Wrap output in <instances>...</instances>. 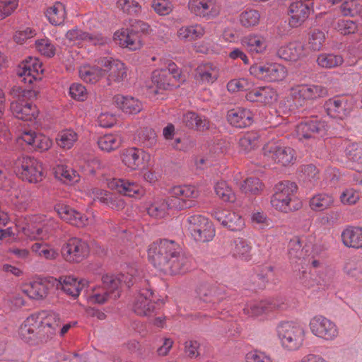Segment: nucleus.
Segmentation results:
<instances>
[{
  "mask_svg": "<svg viewBox=\"0 0 362 362\" xmlns=\"http://www.w3.org/2000/svg\"><path fill=\"white\" fill-rule=\"evenodd\" d=\"M187 228L192 238L197 242H208L215 235V230L208 218L202 215H192L186 221Z\"/></svg>",
  "mask_w": 362,
  "mask_h": 362,
  "instance_id": "obj_7",
  "label": "nucleus"
},
{
  "mask_svg": "<svg viewBox=\"0 0 362 362\" xmlns=\"http://www.w3.org/2000/svg\"><path fill=\"white\" fill-rule=\"evenodd\" d=\"M42 63L36 57H29L19 66L18 75L24 83L31 84L34 81L40 79L43 72Z\"/></svg>",
  "mask_w": 362,
  "mask_h": 362,
  "instance_id": "obj_19",
  "label": "nucleus"
},
{
  "mask_svg": "<svg viewBox=\"0 0 362 362\" xmlns=\"http://www.w3.org/2000/svg\"><path fill=\"white\" fill-rule=\"evenodd\" d=\"M361 0L346 1L340 6V12L344 16H358L361 18Z\"/></svg>",
  "mask_w": 362,
  "mask_h": 362,
  "instance_id": "obj_50",
  "label": "nucleus"
},
{
  "mask_svg": "<svg viewBox=\"0 0 362 362\" xmlns=\"http://www.w3.org/2000/svg\"><path fill=\"white\" fill-rule=\"evenodd\" d=\"M228 122L235 128H246L252 125L254 122L253 113L247 108L235 107L227 112Z\"/></svg>",
  "mask_w": 362,
  "mask_h": 362,
  "instance_id": "obj_23",
  "label": "nucleus"
},
{
  "mask_svg": "<svg viewBox=\"0 0 362 362\" xmlns=\"http://www.w3.org/2000/svg\"><path fill=\"white\" fill-rule=\"evenodd\" d=\"M109 296L110 292L107 291L105 286H98L88 291L87 298L91 303L102 304L107 300Z\"/></svg>",
  "mask_w": 362,
  "mask_h": 362,
  "instance_id": "obj_52",
  "label": "nucleus"
},
{
  "mask_svg": "<svg viewBox=\"0 0 362 362\" xmlns=\"http://www.w3.org/2000/svg\"><path fill=\"white\" fill-rule=\"evenodd\" d=\"M344 59L341 55L333 53H321L317 57V63L322 68H335L343 64Z\"/></svg>",
  "mask_w": 362,
  "mask_h": 362,
  "instance_id": "obj_47",
  "label": "nucleus"
},
{
  "mask_svg": "<svg viewBox=\"0 0 362 362\" xmlns=\"http://www.w3.org/2000/svg\"><path fill=\"white\" fill-rule=\"evenodd\" d=\"M325 40L324 32L320 31V30H313L310 34L309 47L313 50H320L322 47Z\"/></svg>",
  "mask_w": 362,
  "mask_h": 362,
  "instance_id": "obj_60",
  "label": "nucleus"
},
{
  "mask_svg": "<svg viewBox=\"0 0 362 362\" xmlns=\"http://www.w3.org/2000/svg\"><path fill=\"white\" fill-rule=\"evenodd\" d=\"M278 334L282 346L291 350L293 346L294 325L293 322H284L278 327Z\"/></svg>",
  "mask_w": 362,
  "mask_h": 362,
  "instance_id": "obj_39",
  "label": "nucleus"
},
{
  "mask_svg": "<svg viewBox=\"0 0 362 362\" xmlns=\"http://www.w3.org/2000/svg\"><path fill=\"white\" fill-rule=\"evenodd\" d=\"M113 40L121 47L132 51L141 49L143 45L138 32L133 29L122 28L116 31Z\"/></svg>",
  "mask_w": 362,
  "mask_h": 362,
  "instance_id": "obj_21",
  "label": "nucleus"
},
{
  "mask_svg": "<svg viewBox=\"0 0 362 362\" xmlns=\"http://www.w3.org/2000/svg\"><path fill=\"white\" fill-rule=\"evenodd\" d=\"M107 185L121 194L135 199H141L146 194L145 189L141 185L127 179L112 178L108 180Z\"/></svg>",
  "mask_w": 362,
  "mask_h": 362,
  "instance_id": "obj_17",
  "label": "nucleus"
},
{
  "mask_svg": "<svg viewBox=\"0 0 362 362\" xmlns=\"http://www.w3.org/2000/svg\"><path fill=\"white\" fill-rule=\"evenodd\" d=\"M238 146L240 151L249 153L259 146V135L256 132H247L239 139Z\"/></svg>",
  "mask_w": 362,
  "mask_h": 362,
  "instance_id": "obj_35",
  "label": "nucleus"
},
{
  "mask_svg": "<svg viewBox=\"0 0 362 362\" xmlns=\"http://www.w3.org/2000/svg\"><path fill=\"white\" fill-rule=\"evenodd\" d=\"M30 250L37 257L45 260L54 261L59 256L58 250L46 243H35Z\"/></svg>",
  "mask_w": 362,
  "mask_h": 362,
  "instance_id": "obj_34",
  "label": "nucleus"
},
{
  "mask_svg": "<svg viewBox=\"0 0 362 362\" xmlns=\"http://www.w3.org/2000/svg\"><path fill=\"white\" fill-rule=\"evenodd\" d=\"M185 80V76L181 73L177 65L170 62L168 65V71L158 69L152 73L151 81L147 84V88L153 90H172L179 88L180 83Z\"/></svg>",
  "mask_w": 362,
  "mask_h": 362,
  "instance_id": "obj_3",
  "label": "nucleus"
},
{
  "mask_svg": "<svg viewBox=\"0 0 362 362\" xmlns=\"http://www.w3.org/2000/svg\"><path fill=\"white\" fill-rule=\"evenodd\" d=\"M113 102L125 114L136 115L143 109L141 102L129 94L118 93L114 96Z\"/></svg>",
  "mask_w": 362,
  "mask_h": 362,
  "instance_id": "obj_25",
  "label": "nucleus"
},
{
  "mask_svg": "<svg viewBox=\"0 0 362 362\" xmlns=\"http://www.w3.org/2000/svg\"><path fill=\"white\" fill-rule=\"evenodd\" d=\"M120 159L129 171H135L144 164V151L136 147L126 148L121 151Z\"/></svg>",
  "mask_w": 362,
  "mask_h": 362,
  "instance_id": "obj_27",
  "label": "nucleus"
},
{
  "mask_svg": "<svg viewBox=\"0 0 362 362\" xmlns=\"http://www.w3.org/2000/svg\"><path fill=\"white\" fill-rule=\"evenodd\" d=\"M102 281L104 286L110 293L118 290L123 284L120 274L118 276L105 275L103 276Z\"/></svg>",
  "mask_w": 362,
  "mask_h": 362,
  "instance_id": "obj_61",
  "label": "nucleus"
},
{
  "mask_svg": "<svg viewBox=\"0 0 362 362\" xmlns=\"http://www.w3.org/2000/svg\"><path fill=\"white\" fill-rule=\"evenodd\" d=\"M294 196L293 182H280L275 187V192L271 197L270 203L276 211L288 214L292 211L291 202Z\"/></svg>",
  "mask_w": 362,
  "mask_h": 362,
  "instance_id": "obj_8",
  "label": "nucleus"
},
{
  "mask_svg": "<svg viewBox=\"0 0 362 362\" xmlns=\"http://www.w3.org/2000/svg\"><path fill=\"white\" fill-rule=\"evenodd\" d=\"M264 155L268 161L286 165L293 159V149L279 143L269 142L264 146Z\"/></svg>",
  "mask_w": 362,
  "mask_h": 362,
  "instance_id": "obj_18",
  "label": "nucleus"
},
{
  "mask_svg": "<svg viewBox=\"0 0 362 362\" xmlns=\"http://www.w3.org/2000/svg\"><path fill=\"white\" fill-rule=\"evenodd\" d=\"M46 16L49 23L52 25H61L64 22L66 16L64 6L60 2L54 4L47 10Z\"/></svg>",
  "mask_w": 362,
  "mask_h": 362,
  "instance_id": "obj_45",
  "label": "nucleus"
},
{
  "mask_svg": "<svg viewBox=\"0 0 362 362\" xmlns=\"http://www.w3.org/2000/svg\"><path fill=\"white\" fill-rule=\"evenodd\" d=\"M240 43L252 56L264 53L268 46L267 38L257 33H250L243 37Z\"/></svg>",
  "mask_w": 362,
  "mask_h": 362,
  "instance_id": "obj_26",
  "label": "nucleus"
},
{
  "mask_svg": "<svg viewBox=\"0 0 362 362\" xmlns=\"http://www.w3.org/2000/svg\"><path fill=\"white\" fill-rule=\"evenodd\" d=\"M219 74L218 66L211 63L201 64L197 69V77L204 83H214Z\"/></svg>",
  "mask_w": 362,
  "mask_h": 362,
  "instance_id": "obj_32",
  "label": "nucleus"
},
{
  "mask_svg": "<svg viewBox=\"0 0 362 362\" xmlns=\"http://www.w3.org/2000/svg\"><path fill=\"white\" fill-rule=\"evenodd\" d=\"M298 136L303 138L315 137L317 134L323 136L326 131L325 122L317 118H305L298 122L296 127Z\"/></svg>",
  "mask_w": 362,
  "mask_h": 362,
  "instance_id": "obj_22",
  "label": "nucleus"
},
{
  "mask_svg": "<svg viewBox=\"0 0 362 362\" xmlns=\"http://www.w3.org/2000/svg\"><path fill=\"white\" fill-rule=\"evenodd\" d=\"M54 173L57 179L67 185H73L80 180L76 171L64 164L57 165L54 168Z\"/></svg>",
  "mask_w": 362,
  "mask_h": 362,
  "instance_id": "obj_38",
  "label": "nucleus"
},
{
  "mask_svg": "<svg viewBox=\"0 0 362 362\" xmlns=\"http://www.w3.org/2000/svg\"><path fill=\"white\" fill-rule=\"evenodd\" d=\"M182 121L187 127L199 131H204L209 127V122L204 117L194 112L185 113L183 115Z\"/></svg>",
  "mask_w": 362,
  "mask_h": 362,
  "instance_id": "obj_40",
  "label": "nucleus"
},
{
  "mask_svg": "<svg viewBox=\"0 0 362 362\" xmlns=\"http://www.w3.org/2000/svg\"><path fill=\"white\" fill-rule=\"evenodd\" d=\"M245 98L250 102H257L264 105L270 104L276 100V97L272 95V92H264V94H262V92H247Z\"/></svg>",
  "mask_w": 362,
  "mask_h": 362,
  "instance_id": "obj_55",
  "label": "nucleus"
},
{
  "mask_svg": "<svg viewBox=\"0 0 362 362\" xmlns=\"http://www.w3.org/2000/svg\"><path fill=\"white\" fill-rule=\"evenodd\" d=\"M156 132L150 127H144L139 133V141L147 148L152 147L156 144Z\"/></svg>",
  "mask_w": 362,
  "mask_h": 362,
  "instance_id": "obj_54",
  "label": "nucleus"
},
{
  "mask_svg": "<svg viewBox=\"0 0 362 362\" xmlns=\"http://www.w3.org/2000/svg\"><path fill=\"white\" fill-rule=\"evenodd\" d=\"M170 202L169 197L154 201L147 209L148 215L158 219L165 218L168 214L169 210L175 209Z\"/></svg>",
  "mask_w": 362,
  "mask_h": 362,
  "instance_id": "obj_37",
  "label": "nucleus"
},
{
  "mask_svg": "<svg viewBox=\"0 0 362 362\" xmlns=\"http://www.w3.org/2000/svg\"><path fill=\"white\" fill-rule=\"evenodd\" d=\"M334 202L332 196L326 193H319L312 197L310 206L313 211H322L331 207Z\"/></svg>",
  "mask_w": 362,
  "mask_h": 362,
  "instance_id": "obj_44",
  "label": "nucleus"
},
{
  "mask_svg": "<svg viewBox=\"0 0 362 362\" xmlns=\"http://www.w3.org/2000/svg\"><path fill=\"white\" fill-rule=\"evenodd\" d=\"M120 276L123 284L126 285L127 287H130L136 282L143 284L145 286L148 284L146 280L143 282V272L133 267L129 268L125 274H120Z\"/></svg>",
  "mask_w": 362,
  "mask_h": 362,
  "instance_id": "obj_49",
  "label": "nucleus"
},
{
  "mask_svg": "<svg viewBox=\"0 0 362 362\" xmlns=\"http://www.w3.org/2000/svg\"><path fill=\"white\" fill-rule=\"evenodd\" d=\"M269 310L264 302H252L247 303L243 309L245 315L250 317L259 316Z\"/></svg>",
  "mask_w": 362,
  "mask_h": 362,
  "instance_id": "obj_56",
  "label": "nucleus"
},
{
  "mask_svg": "<svg viewBox=\"0 0 362 362\" xmlns=\"http://www.w3.org/2000/svg\"><path fill=\"white\" fill-rule=\"evenodd\" d=\"M14 171L22 180L37 183L45 177L42 163L33 157L21 156L14 163Z\"/></svg>",
  "mask_w": 362,
  "mask_h": 362,
  "instance_id": "obj_5",
  "label": "nucleus"
},
{
  "mask_svg": "<svg viewBox=\"0 0 362 362\" xmlns=\"http://www.w3.org/2000/svg\"><path fill=\"white\" fill-rule=\"evenodd\" d=\"M62 320L59 315L52 310H42L29 315L20 325L19 337L29 342L40 337L52 338L58 332Z\"/></svg>",
  "mask_w": 362,
  "mask_h": 362,
  "instance_id": "obj_2",
  "label": "nucleus"
},
{
  "mask_svg": "<svg viewBox=\"0 0 362 362\" xmlns=\"http://www.w3.org/2000/svg\"><path fill=\"white\" fill-rule=\"evenodd\" d=\"M325 109L328 115L341 119L344 114L345 103L341 98H332L325 103Z\"/></svg>",
  "mask_w": 362,
  "mask_h": 362,
  "instance_id": "obj_48",
  "label": "nucleus"
},
{
  "mask_svg": "<svg viewBox=\"0 0 362 362\" xmlns=\"http://www.w3.org/2000/svg\"><path fill=\"white\" fill-rule=\"evenodd\" d=\"M216 195L224 202L233 203L236 200L235 194L225 181L217 182L214 185Z\"/></svg>",
  "mask_w": 362,
  "mask_h": 362,
  "instance_id": "obj_46",
  "label": "nucleus"
},
{
  "mask_svg": "<svg viewBox=\"0 0 362 362\" xmlns=\"http://www.w3.org/2000/svg\"><path fill=\"white\" fill-rule=\"evenodd\" d=\"M250 73L258 79L272 82L282 80L286 76L285 68L279 64H254Z\"/></svg>",
  "mask_w": 362,
  "mask_h": 362,
  "instance_id": "obj_15",
  "label": "nucleus"
},
{
  "mask_svg": "<svg viewBox=\"0 0 362 362\" xmlns=\"http://www.w3.org/2000/svg\"><path fill=\"white\" fill-rule=\"evenodd\" d=\"M212 214L218 222L232 231H240L245 227L244 219L234 211L216 208Z\"/></svg>",
  "mask_w": 362,
  "mask_h": 362,
  "instance_id": "obj_20",
  "label": "nucleus"
},
{
  "mask_svg": "<svg viewBox=\"0 0 362 362\" xmlns=\"http://www.w3.org/2000/svg\"><path fill=\"white\" fill-rule=\"evenodd\" d=\"M341 241L349 247H362V228L349 226L344 229L341 233Z\"/></svg>",
  "mask_w": 362,
  "mask_h": 362,
  "instance_id": "obj_31",
  "label": "nucleus"
},
{
  "mask_svg": "<svg viewBox=\"0 0 362 362\" xmlns=\"http://www.w3.org/2000/svg\"><path fill=\"white\" fill-rule=\"evenodd\" d=\"M206 33L205 27L195 23L181 27L177 33L179 39L193 41L202 38Z\"/></svg>",
  "mask_w": 362,
  "mask_h": 362,
  "instance_id": "obj_33",
  "label": "nucleus"
},
{
  "mask_svg": "<svg viewBox=\"0 0 362 362\" xmlns=\"http://www.w3.org/2000/svg\"><path fill=\"white\" fill-rule=\"evenodd\" d=\"M362 262L356 257L349 258L344 264V272L351 276H357L362 272L361 266Z\"/></svg>",
  "mask_w": 362,
  "mask_h": 362,
  "instance_id": "obj_59",
  "label": "nucleus"
},
{
  "mask_svg": "<svg viewBox=\"0 0 362 362\" xmlns=\"http://www.w3.org/2000/svg\"><path fill=\"white\" fill-rule=\"evenodd\" d=\"M89 252L88 244L76 237L68 239L61 248L62 257L71 263L81 262L88 256Z\"/></svg>",
  "mask_w": 362,
  "mask_h": 362,
  "instance_id": "obj_10",
  "label": "nucleus"
},
{
  "mask_svg": "<svg viewBox=\"0 0 362 362\" xmlns=\"http://www.w3.org/2000/svg\"><path fill=\"white\" fill-rule=\"evenodd\" d=\"M117 7L127 14L134 15L140 12L141 6L136 0H117Z\"/></svg>",
  "mask_w": 362,
  "mask_h": 362,
  "instance_id": "obj_57",
  "label": "nucleus"
},
{
  "mask_svg": "<svg viewBox=\"0 0 362 362\" xmlns=\"http://www.w3.org/2000/svg\"><path fill=\"white\" fill-rule=\"evenodd\" d=\"M252 88V83L246 78L233 79L227 84V90H251Z\"/></svg>",
  "mask_w": 362,
  "mask_h": 362,
  "instance_id": "obj_63",
  "label": "nucleus"
},
{
  "mask_svg": "<svg viewBox=\"0 0 362 362\" xmlns=\"http://www.w3.org/2000/svg\"><path fill=\"white\" fill-rule=\"evenodd\" d=\"M345 154L353 163L362 164V143H351L347 145Z\"/></svg>",
  "mask_w": 362,
  "mask_h": 362,
  "instance_id": "obj_53",
  "label": "nucleus"
},
{
  "mask_svg": "<svg viewBox=\"0 0 362 362\" xmlns=\"http://www.w3.org/2000/svg\"><path fill=\"white\" fill-rule=\"evenodd\" d=\"M260 13L255 9H247L240 15V24L245 28L255 27L259 24Z\"/></svg>",
  "mask_w": 362,
  "mask_h": 362,
  "instance_id": "obj_51",
  "label": "nucleus"
},
{
  "mask_svg": "<svg viewBox=\"0 0 362 362\" xmlns=\"http://www.w3.org/2000/svg\"><path fill=\"white\" fill-rule=\"evenodd\" d=\"M98 145L102 151L111 152L120 147L122 145V137L119 134H105L98 139Z\"/></svg>",
  "mask_w": 362,
  "mask_h": 362,
  "instance_id": "obj_41",
  "label": "nucleus"
},
{
  "mask_svg": "<svg viewBox=\"0 0 362 362\" xmlns=\"http://www.w3.org/2000/svg\"><path fill=\"white\" fill-rule=\"evenodd\" d=\"M60 228L55 219L45 215H33L23 228L24 234L30 239L47 240Z\"/></svg>",
  "mask_w": 362,
  "mask_h": 362,
  "instance_id": "obj_4",
  "label": "nucleus"
},
{
  "mask_svg": "<svg viewBox=\"0 0 362 362\" xmlns=\"http://www.w3.org/2000/svg\"><path fill=\"white\" fill-rule=\"evenodd\" d=\"M108 38L99 33H89L76 26L69 30L64 39V44L71 46H82L83 43L90 45H103L108 42Z\"/></svg>",
  "mask_w": 362,
  "mask_h": 362,
  "instance_id": "obj_11",
  "label": "nucleus"
},
{
  "mask_svg": "<svg viewBox=\"0 0 362 362\" xmlns=\"http://www.w3.org/2000/svg\"><path fill=\"white\" fill-rule=\"evenodd\" d=\"M264 188V184L259 178L255 177L247 178L240 186L242 192L248 197L260 194L263 192Z\"/></svg>",
  "mask_w": 362,
  "mask_h": 362,
  "instance_id": "obj_42",
  "label": "nucleus"
},
{
  "mask_svg": "<svg viewBox=\"0 0 362 362\" xmlns=\"http://www.w3.org/2000/svg\"><path fill=\"white\" fill-rule=\"evenodd\" d=\"M78 73L83 81L90 83H95L104 76L103 67L98 64V59L95 61L94 65L81 66Z\"/></svg>",
  "mask_w": 362,
  "mask_h": 362,
  "instance_id": "obj_30",
  "label": "nucleus"
},
{
  "mask_svg": "<svg viewBox=\"0 0 362 362\" xmlns=\"http://www.w3.org/2000/svg\"><path fill=\"white\" fill-rule=\"evenodd\" d=\"M188 8L191 13L206 21L216 18L221 13L216 0H189Z\"/></svg>",
  "mask_w": 362,
  "mask_h": 362,
  "instance_id": "obj_16",
  "label": "nucleus"
},
{
  "mask_svg": "<svg viewBox=\"0 0 362 362\" xmlns=\"http://www.w3.org/2000/svg\"><path fill=\"white\" fill-rule=\"evenodd\" d=\"M310 329L314 336L328 341L336 339L339 334L336 322L323 315H316L310 319Z\"/></svg>",
  "mask_w": 362,
  "mask_h": 362,
  "instance_id": "obj_13",
  "label": "nucleus"
},
{
  "mask_svg": "<svg viewBox=\"0 0 362 362\" xmlns=\"http://www.w3.org/2000/svg\"><path fill=\"white\" fill-rule=\"evenodd\" d=\"M148 259L153 265L171 274L185 273L189 269V261L181 254L177 243L162 240L153 243L148 250Z\"/></svg>",
  "mask_w": 362,
  "mask_h": 362,
  "instance_id": "obj_1",
  "label": "nucleus"
},
{
  "mask_svg": "<svg viewBox=\"0 0 362 362\" xmlns=\"http://www.w3.org/2000/svg\"><path fill=\"white\" fill-rule=\"evenodd\" d=\"M49 286L46 280L34 281L25 285L22 291L31 299L41 300L47 296Z\"/></svg>",
  "mask_w": 362,
  "mask_h": 362,
  "instance_id": "obj_29",
  "label": "nucleus"
},
{
  "mask_svg": "<svg viewBox=\"0 0 362 362\" xmlns=\"http://www.w3.org/2000/svg\"><path fill=\"white\" fill-rule=\"evenodd\" d=\"M78 134L71 129H66L60 131L56 138L57 145L64 149L71 148L78 141Z\"/></svg>",
  "mask_w": 362,
  "mask_h": 362,
  "instance_id": "obj_43",
  "label": "nucleus"
},
{
  "mask_svg": "<svg viewBox=\"0 0 362 362\" xmlns=\"http://www.w3.org/2000/svg\"><path fill=\"white\" fill-rule=\"evenodd\" d=\"M31 92H18L13 96L11 103V111L13 115L22 120L33 121L35 119L39 114L37 107L28 102L27 94Z\"/></svg>",
  "mask_w": 362,
  "mask_h": 362,
  "instance_id": "obj_12",
  "label": "nucleus"
},
{
  "mask_svg": "<svg viewBox=\"0 0 362 362\" xmlns=\"http://www.w3.org/2000/svg\"><path fill=\"white\" fill-rule=\"evenodd\" d=\"M98 64L103 67L104 76L108 86L119 84L127 77V67L119 59L111 57L98 58Z\"/></svg>",
  "mask_w": 362,
  "mask_h": 362,
  "instance_id": "obj_9",
  "label": "nucleus"
},
{
  "mask_svg": "<svg viewBox=\"0 0 362 362\" xmlns=\"http://www.w3.org/2000/svg\"><path fill=\"white\" fill-rule=\"evenodd\" d=\"M35 46L37 51L46 57H51L55 54V47L47 38L37 40Z\"/></svg>",
  "mask_w": 362,
  "mask_h": 362,
  "instance_id": "obj_62",
  "label": "nucleus"
},
{
  "mask_svg": "<svg viewBox=\"0 0 362 362\" xmlns=\"http://www.w3.org/2000/svg\"><path fill=\"white\" fill-rule=\"evenodd\" d=\"M18 0H0V20L11 15L17 8Z\"/></svg>",
  "mask_w": 362,
  "mask_h": 362,
  "instance_id": "obj_64",
  "label": "nucleus"
},
{
  "mask_svg": "<svg viewBox=\"0 0 362 362\" xmlns=\"http://www.w3.org/2000/svg\"><path fill=\"white\" fill-rule=\"evenodd\" d=\"M252 249L251 243L248 240L238 238L234 240L232 253L235 258L248 261L252 257Z\"/></svg>",
  "mask_w": 362,
  "mask_h": 362,
  "instance_id": "obj_36",
  "label": "nucleus"
},
{
  "mask_svg": "<svg viewBox=\"0 0 362 362\" xmlns=\"http://www.w3.org/2000/svg\"><path fill=\"white\" fill-rule=\"evenodd\" d=\"M199 196V190L194 186H175L170 190V203L175 210L189 209L195 206Z\"/></svg>",
  "mask_w": 362,
  "mask_h": 362,
  "instance_id": "obj_6",
  "label": "nucleus"
},
{
  "mask_svg": "<svg viewBox=\"0 0 362 362\" xmlns=\"http://www.w3.org/2000/svg\"><path fill=\"white\" fill-rule=\"evenodd\" d=\"M59 282L63 291L73 297L77 298L81 290L88 285V281L85 279H78L73 276H64L59 278Z\"/></svg>",
  "mask_w": 362,
  "mask_h": 362,
  "instance_id": "obj_28",
  "label": "nucleus"
},
{
  "mask_svg": "<svg viewBox=\"0 0 362 362\" xmlns=\"http://www.w3.org/2000/svg\"><path fill=\"white\" fill-rule=\"evenodd\" d=\"M153 293L148 287L139 290L133 301V310L140 316L151 317L156 313V303L153 300Z\"/></svg>",
  "mask_w": 362,
  "mask_h": 362,
  "instance_id": "obj_14",
  "label": "nucleus"
},
{
  "mask_svg": "<svg viewBox=\"0 0 362 362\" xmlns=\"http://www.w3.org/2000/svg\"><path fill=\"white\" fill-rule=\"evenodd\" d=\"M151 8L160 16H166L170 14L173 5L170 0H152Z\"/></svg>",
  "mask_w": 362,
  "mask_h": 362,
  "instance_id": "obj_58",
  "label": "nucleus"
},
{
  "mask_svg": "<svg viewBox=\"0 0 362 362\" xmlns=\"http://www.w3.org/2000/svg\"><path fill=\"white\" fill-rule=\"evenodd\" d=\"M54 210L62 220L73 226L83 227L88 224L86 216L66 204H57L54 206Z\"/></svg>",
  "mask_w": 362,
  "mask_h": 362,
  "instance_id": "obj_24",
  "label": "nucleus"
}]
</instances>
